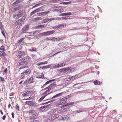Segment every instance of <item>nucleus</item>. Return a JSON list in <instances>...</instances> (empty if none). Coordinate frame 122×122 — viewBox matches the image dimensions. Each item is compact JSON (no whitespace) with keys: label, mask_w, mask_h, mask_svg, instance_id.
Wrapping results in <instances>:
<instances>
[{"label":"nucleus","mask_w":122,"mask_h":122,"mask_svg":"<svg viewBox=\"0 0 122 122\" xmlns=\"http://www.w3.org/2000/svg\"><path fill=\"white\" fill-rule=\"evenodd\" d=\"M51 37H46L45 39L46 40L50 41V40H51Z\"/></svg>","instance_id":"obj_49"},{"label":"nucleus","mask_w":122,"mask_h":122,"mask_svg":"<svg viewBox=\"0 0 122 122\" xmlns=\"http://www.w3.org/2000/svg\"><path fill=\"white\" fill-rule=\"evenodd\" d=\"M25 55V53L23 51H18L17 53L16 56L17 57L20 58L22 57Z\"/></svg>","instance_id":"obj_4"},{"label":"nucleus","mask_w":122,"mask_h":122,"mask_svg":"<svg viewBox=\"0 0 122 122\" xmlns=\"http://www.w3.org/2000/svg\"><path fill=\"white\" fill-rule=\"evenodd\" d=\"M4 78L1 77H0V81H4Z\"/></svg>","instance_id":"obj_64"},{"label":"nucleus","mask_w":122,"mask_h":122,"mask_svg":"<svg viewBox=\"0 0 122 122\" xmlns=\"http://www.w3.org/2000/svg\"><path fill=\"white\" fill-rule=\"evenodd\" d=\"M25 19V16H23L21 19H20L15 22V25L16 26H17L22 24V23L24 21Z\"/></svg>","instance_id":"obj_5"},{"label":"nucleus","mask_w":122,"mask_h":122,"mask_svg":"<svg viewBox=\"0 0 122 122\" xmlns=\"http://www.w3.org/2000/svg\"><path fill=\"white\" fill-rule=\"evenodd\" d=\"M49 19L50 21H51L52 20H57V18H52L51 19Z\"/></svg>","instance_id":"obj_53"},{"label":"nucleus","mask_w":122,"mask_h":122,"mask_svg":"<svg viewBox=\"0 0 122 122\" xmlns=\"http://www.w3.org/2000/svg\"><path fill=\"white\" fill-rule=\"evenodd\" d=\"M65 107H63L60 110H59L57 111V112L59 113H62L65 112L67 110V108Z\"/></svg>","instance_id":"obj_12"},{"label":"nucleus","mask_w":122,"mask_h":122,"mask_svg":"<svg viewBox=\"0 0 122 122\" xmlns=\"http://www.w3.org/2000/svg\"><path fill=\"white\" fill-rule=\"evenodd\" d=\"M72 12H70L65 13V16L66 15H71Z\"/></svg>","instance_id":"obj_42"},{"label":"nucleus","mask_w":122,"mask_h":122,"mask_svg":"<svg viewBox=\"0 0 122 122\" xmlns=\"http://www.w3.org/2000/svg\"><path fill=\"white\" fill-rule=\"evenodd\" d=\"M56 37H51V41H56Z\"/></svg>","instance_id":"obj_50"},{"label":"nucleus","mask_w":122,"mask_h":122,"mask_svg":"<svg viewBox=\"0 0 122 122\" xmlns=\"http://www.w3.org/2000/svg\"><path fill=\"white\" fill-rule=\"evenodd\" d=\"M63 99L60 101V102H59L60 105L63 104L66 102L67 100H65L64 98H63Z\"/></svg>","instance_id":"obj_17"},{"label":"nucleus","mask_w":122,"mask_h":122,"mask_svg":"<svg viewBox=\"0 0 122 122\" xmlns=\"http://www.w3.org/2000/svg\"><path fill=\"white\" fill-rule=\"evenodd\" d=\"M64 10L62 8H60L56 9L54 10V11L58 13H61Z\"/></svg>","instance_id":"obj_14"},{"label":"nucleus","mask_w":122,"mask_h":122,"mask_svg":"<svg viewBox=\"0 0 122 122\" xmlns=\"http://www.w3.org/2000/svg\"><path fill=\"white\" fill-rule=\"evenodd\" d=\"M30 83L27 80L25 81L24 82V84L25 85H27Z\"/></svg>","instance_id":"obj_43"},{"label":"nucleus","mask_w":122,"mask_h":122,"mask_svg":"<svg viewBox=\"0 0 122 122\" xmlns=\"http://www.w3.org/2000/svg\"><path fill=\"white\" fill-rule=\"evenodd\" d=\"M42 9V8L41 7H40L39 8H38L37 9H36V10L37 12L41 10V9Z\"/></svg>","instance_id":"obj_51"},{"label":"nucleus","mask_w":122,"mask_h":122,"mask_svg":"<svg viewBox=\"0 0 122 122\" xmlns=\"http://www.w3.org/2000/svg\"><path fill=\"white\" fill-rule=\"evenodd\" d=\"M42 12L37 13V15L39 16H41L42 15Z\"/></svg>","instance_id":"obj_55"},{"label":"nucleus","mask_w":122,"mask_h":122,"mask_svg":"<svg viewBox=\"0 0 122 122\" xmlns=\"http://www.w3.org/2000/svg\"><path fill=\"white\" fill-rule=\"evenodd\" d=\"M48 36L54 34L55 32V31L54 30H50L48 31H47Z\"/></svg>","instance_id":"obj_25"},{"label":"nucleus","mask_w":122,"mask_h":122,"mask_svg":"<svg viewBox=\"0 0 122 122\" xmlns=\"http://www.w3.org/2000/svg\"><path fill=\"white\" fill-rule=\"evenodd\" d=\"M44 27V25H39L36 26L35 28L36 29H41L43 28Z\"/></svg>","instance_id":"obj_21"},{"label":"nucleus","mask_w":122,"mask_h":122,"mask_svg":"<svg viewBox=\"0 0 122 122\" xmlns=\"http://www.w3.org/2000/svg\"><path fill=\"white\" fill-rule=\"evenodd\" d=\"M37 114H33L30 116V119L32 120V119H36L37 118Z\"/></svg>","instance_id":"obj_19"},{"label":"nucleus","mask_w":122,"mask_h":122,"mask_svg":"<svg viewBox=\"0 0 122 122\" xmlns=\"http://www.w3.org/2000/svg\"><path fill=\"white\" fill-rule=\"evenodd\" d=\"M26 104L30 106L35 107V103L33 101H26L25 102Z\"/></svg>","instance_id":"obj_10"},{"label":"nucleus","mask_w":122,"mask_h":122,"mask_svg":"<svg viewBox=\"0 0 122 122\" xmlns=\"http://www.w3.org/2000/svg\"><path fill=\"white\" fill-rule=\"evenodd\" d=\"M51 90L50 89H48L46 91L44 92L42 94H41V96H43V95H46V94L47 92H49Z\"/></svg>","instance_id":"obj_28"},{"label":"nucleus","mask_w":122,"mask_h":122,"mask_svg":"<svg viewBox=\"0 0 122 122\" xmlns=\"http://www.w3.org/2000/svg\"><path fill=\"white\" fill-rule=\"evenodd\" d=\"M55 80V79H52L51 80H49L47 81L44 84V85L42 86V88H43L45 86H46V85L48 84H50V83H52Z\"/></svg>","instance_id":"obj_11"},{"label":"nucleus","mask_w":122,"mask_h":122,"mask_svg":"<svg viewBox=\"0 0 122 122\" xmlns=\"http://www.w3.org/2000/svg\"><path fill=\"white\" fill-rule=\"evenodd\" d=\"M63 93V92H62L56 94L55 92H54V95L53 97V99H54L55 100L59 99L62 96Z\"/></svg>","instance_id":"obj_7"},{"label":"nucleus","mask_w":122,"mask_h":122,"mask_svg":"<svg viewBox=\"0 0 122 122\" xmlns=\"http://www.w3.org/2000/svg\"><path fill=\"white\" fill-rule=\"evenodd\" d=\"M49 20L50 19L49 18L43 20V23H45L47 22L48 21H50Z\"/></svg>","instance_id":"obj_33"},{"label":"nucleus","mask_w":122,"mask_h":122,"mask_svg":"<svg viewBox=\"0 0 122 122\" xmlns=\"http://www.w3.org/2000/svg\"><path fill=\"white\" fill-rule=\"evenodd\" d=\"M33 77H31L30 78H29V79H27V80L29 82L30 81V83H33Z\"/></svg>","instance_id":"obj_34"},{"label":"nucleus","mask_w":122,"mask_h":122,"mask_svg":"<svg viewBox=\"0 0 122 122\" xmlns=\"http://www.w3.org/2000/svg\"><path fill=\"white\" fill-rule=\"evenodd\" d=\"M33 92L31 91H27L22 94L23 97H29L31 96Z\"/></svg>","instance_id":"obj_9"},{"label":"nucleus","mask_w":122,"mask_h":122,"mask_svg":"<svg viewBox=\"0 0 122 122\" xmlns=\"http://www.w3.org/2000/svg\"><path fill=\"white\" fill-rule=\"evenodd\" d=\"M40 4H37L36 5L32 7V8H34L36 7L39 6Z\"/></svg>","instance_id":"obj_59"},{"label":"nucleus","mask_w":122,"mask_h":122,"mask_svg":"<svg viewBox=\"0 0 122 122\" xmlns=\"http://www.w3.org/2000/svg\"><path fill=\"white\" fill-rule=\"evenodd\" d=\"M42 97L39 99V101L40 102L42 100L44 99L46 97V95L42 96Z\"/></svg>","instance_id":"obj_35"},{"label":"nucleus","mask_w":122,"mask_h":122,"mask_svg":"<svg viewBox=\"0 0 122 122\" xmlns=\"http://www.w3.org/2000/svg\"><path fill=\"white\" fill-rule=\"evenodd\" d=\"M24 13L22 10H21L18 11V12L14 15L13 17L14 18H19L20 16H22L24 15Z\"/></svg>","instance_id":"obj_2"},{"label":"nucleus","mask_w":122,"mask_h":122,"mask_svg":"<svg viewBox=\"0 0 122 122\" xmlns=\"http://www.w3.org/2000/svg\"><path fill=\"white\" fill-rule=\"evenodd\" d=\"M39 35L41 36H48L47 31L41 33L39 34Z\"/></svg>","instance_id":"obj_23"},{"label":"nucleus","mask_w":122,"mask_h":122,"mask_svg":"<svg viewBox=\"0 0 122 122\" xmlns=\"http://www.w3.org/2000/svg\"><path fill=\"white\" fill-rule=\"evenodd\" d=\"M50 11H48L45 12H42V15H45L47 14H48L50 13Z\"/></svg>","instance_id":"obj_30"},{"label":"nucleus","mask_w":122,"mask_h":122,"mask_svg":"<svg viewBox=\"0 0 122 122\" xmlns=\"http://www.w3.org/2000/svg\"><path fill=\"white\" fill-rule=\"evenodd\" d=\"M6 54L3 51H0V56H5Z\"/></svg>","instance_id":"obj_27"},{"label":"nucleus","mask_w":122,"mask_h":122,"mask_svg":"<svg viewBox=\"0 0 122 122\" xmlns=\"http://www.w3.org/2000/svg\"><path fill=\"white\" fill-rule=\"evenodd\" d=\"M44 62H41L37 64V65L38 66H39L41 65L45 64Z\"/></svg>","instance_id":"obj_47"},{"label":"nucleus","mask_w":122,"mask_h":122,"mask_svg":"<svg viewBox=\"0 0 122 122\" xmlns=\"http://www.w3.org/2000/svg\"><path fill=\"white\" fill-rule=\"evenodd\" d=\"M76 103V102H69L65 104L66 106H69L71 105H73L75 104V103Z\"/></svg>","instance_id":"obj_31"},{"label":"nucleus","mask_w":122,"mask_h":122,"mask_svg":"<svg viewBox=\"0 0 122 122\" xmlns=\"http://www.w3.org/2000/svg\"><path fill=\"white\" fill-rule=\"evenodd\" d=\"M71 95L70 94L68 96H65L64 98L65 100H66V99H68L71 96Z\"/></svg>","instance_id":"obj_41"},{"label":"nucleus","mask_w":122,"mask_h":122,"mask_svg":"<svg viewBox=\"0 0 122 122\" xmlns=\"http://www.w3.org/2000/svg\"><path fill=\"white\" fill-rule=\"evenodd\" d=\"M4 46H2L0 47V49L2 50V51H3L4 50Z\"/></svg>","instance_id":"obj_52"},{"label":"nucleus","mask_w":122,"mask_h":122,"mask_svg":"<svg viewBox=\"0 0 122 122\" xmlns=\"http://www.w3.org/2000/svg\"><path fill=\"white\" fill-rule=\"evenodd\" d=\"M7 71V69H5L3 71V73H4V74H5L6 73Z\"/></svg>","instance_id":"obj_61"},{"label":"nucleus","mask_w":122,"mask_h":122,"mask_svg":"<svg viewBox=\"0 0 122 122\" xmlns=\"http://www.w3.org/2000/svg\"><path fill=\"white\" fill-rule=\"evenodd\" d=\"M56 82H54L50 84L49 86V87L51 90H52L53 89L52 87H55L56 86Z\"/></svg>","instance_id":"obj_15"},{"label":"nucleus","mask_w":122,"mask_h":122,"mask_svg":"<svg viewBox=\"0 0 122 122\" xmlns=\"http://www.w3.org/2000/svg\"><path fill=\"white\" fill-rule=\"evenodd\" d=\"M31 72V71L30 69H27L24 71V72H23V73L24 74L26 75H27L30 74Z\"/></svg>","instance_id":"obj_16"},{"label":"nucleus","mask_w":122,"mask_h":122,"mask_svg":"<svg viewBox=\"0 0 122 122\" xmlns=\"http://www.w3.org/2000/svg\"><path fill=\"white\" fill-rule=\"evenodd\" d=\"M1 33L5 37V34L4 32V31L3 30H2L1 31Z\"/></svg>","instance_id":"obj_57"},{"label":"nucleus","mask_w":122,"mask_h":122,"mask_svg":"<svg viewBox=\"0 0 122 122\" xmlns=\"http://www.w3.org/2000/svg\"><path fill=\"white\" fill-rule=\"evenodd\" d=\"M94 84L96 85L100 84V82L99 81H98L97 80L94 81Z\"/></svg>","instance_id":"obj_40"},{"label":"nucleus","mask_w":122,"mask_h":122,"mask_svg":"<svg viewBox=\"0 0 122 122\" xmlns=\"http://www.w3.org/2000/svg\"><path fill=\"white\" fill-rule=\"evenodd\" d=\"M53 112V111L52 110H51L49 111L47 113V114L48 115H51Z\"/></svg>","instance_id":"obj_36"},{"label":"nucleus","mask_w":122,"mask_h":122,"mask_svg":"<svg viewBox=\"0 0 122 122\" xmlns=\"http://www.w3.org/2000/svg\"><path fill=\"white\" fill-rule=\"evenodd\" d=\"M29 29V26L28 25H25L22 28V31L23 33H25Z\"/></svg>","instance_id":"obj_8"},{"label":"nucleus","mask_w":122,"mask_h":122,"mask_svg":"<svg viewBox=\"0 0 122 122\" xmlns=\"http://www.w3.org/2000/svg\"><path fill=\"white\" fill-rule=\"evenodd\" d=\"M34 19V20L36 21H37L41 20V17H39L35 18Z\"/></svg>","instance_id":"obj_39"},{"label":"nucleus","mask_w":122,"mask_h":122,"mask_svg":"<svg viewBox=\"0 0 122 122\" xmlns=\"http://www.w3.org/2000/svg\"><path fill=\"white\" fill-rule=\"evenodd\" d=\"M47 106H44L41 107L40 108V109L41 111H43L45 110L47 108Z\"/></svg>","instance_id":"obj_24"},{"label":"nucleus","mask_w":122,"mask_h":122,"mask_svg":"<svg viewBox=\"0 0 122 122\" xmlns=\"http://www.w3.org/2000/svg\"><path fill=\"white\" fill-rule=\"evenodd\" d=\"M55 101V99H53V100H50V101H48V102H46V103H48V102H53V101Z\"/></svg>","instance_id":"obj_62"},{"label":"nucleus","mask_w":122,"mask_h":122,"mask_svg":"<svg viewBox=\"0 0 122 122\" xmlns=\"http://www.w3.org/2000/svg\"><path fill=\"white\" fill-rule=\"evenodd\" d=\"M24 13L22 10H21L18 11V12L14 15L13 17L14 18H19L20 16H22L24 15Z\"/></svg>","instance_id":"obj_3"},{"label":"nucleus","mask_w":122,"mask_h":122,"mask_svg":"<svg viewBox=\"0 0 122 122\" xmlns=\"http://www.w3.org/2000/svg\"><path fill=\"white\" fill-rule=\"evenodd\" d=\"M30 114H31L32 115L33 114H35V111L34 110H31L30 111Z\"/></svg>","instance_id":"obj_44"},{"label":"nucleus","mask_w":122,"mask_h":122,"mask_svg":"<svg viewBox=\"0 0 122 122\" xmlns=\"http://www.w3.org/2000/svg\"><path fill=\"white\" fill-rule=\"evenodd\" d=\"M53 93L54 92H51L46 94V99L48 100L51 99H53V97L54 95Z\"/></svg>","instance_id":"obj_6"},{"label":"nucleus","mask_w":122,"mask_h":122,"mask_svg":"<svg viewBox=\"0 0 122 122\" xmlns=\"http://www.w3.org/2000/svg\"><path fill=\"white\" fill-rule=\"evenodd\" d=\"M51 65H48L47 66H40L41 69H47V68H49L50 67Z\"/></svg>","instance_id":"obj_29"},{"label":"nucleus","mask_w":122,"mask_h":122,"mask_svg":"<svg viewBox=\"0 0 122 122\" xmlns=\"http://www.w3.org/2000/svg\"><path fill=\"white\" fill-rule=\"evenodd\" d=\"M19 107L17 104L16 106V109L17 110H19L20 109Z\"/></svg>","instance_id":"obj_48"},{"label":"nucleus","mask_w":122,"mask_h":122,"mask_svg":"<svg viewBox=\"0 0 122 122\" xmlns=\"http://www.w3.org/2000/svg\"><path fill=\"white\" fill-rule=\"evenodd\" d=\"M24 40V38H22L20 40H19L18 41V42H20Z\"/></svg>","instance_id":"obj_56"},{"label":"nucleus","mask_w":122,"mask_h":122,"mask_svg":"<svg viewBox=\"0 0 122 122\" xmlns=\"http://www.w3.org/2000/svg\"><path fill=\"white\" fill-rule=\"evenodd\" d=\"M54 116V115H53L49 117V118L47 119L49 120L51 122L53 121L55 119V117Z\"/></svg>","instance_id":"obj_18"},{"label":"nucleus","mask_w":122,"mask_h":122,"mask_svg":"<svg viewBox=\"0 0 122 122\" xmlns=\"http://www.w3.org/2000/svg\"><path fill=\"white\" fill-rule=\"evenodd\" d=\"M62 25V24H61L59 25L58 26H53L52 28L54 29H57L58 28H60L61 27Z\"/></svg>","instance_id":"obj_22"},{"label":"nucleus","mask_w":122,"mask_h":122,"mask_svg":"<svg viewBox=\"0 0 122 122\" xmlns=\"http://www.w3.org/2000/svg\"><path fill=\"white\" fill-rule=\"evenodd\" d=\"M53 115L55 116H54L55 117V119L56 117H58L59 116V115L57 114H53Z\"/></svg>","instance_id":"obj_58"},{"label":"nucleus","mask_w":122,"mask_h":122,"mask_svg":"<svg viewBox=\"0 0 122 122\" xmlns=\"http://www.w3.org/2000/svg\"><path fill=\"white\" fill-rule=\"evenodd\" d=\"M31 96H30L29 97L27 98H24L23 100H30L31 99L32 100V99L33 98V97H31Z\"/></svg>","instance_id":"obj_38"},{"label":"nucleus","mask_w":122,"mask_h":122,"mask_svg":"<svg viewBox=\"0 0 122 122\" xmlns=\"http://www.w3.org/2000/svg\"><path fill=\"white\" fill-rule=\"evenodd\" d=\"M43 76V74L42 73H38L36 75V77L38 78H42Z\"/></svg>","instance_id":"obj_20"},{"label":"nucleus","mask_w":122,"mask_h":122,"mask_svg":"<svg viewBox=\"0 0 122 122\" xmlns=\"http://www.w3.org/2000/svg\"><path fill=\"white\" fill-rule=\"evenodd\" d=\"M83 111L82 110H79L76 111V113H80V112H82Z\"/></svg>","instance_id":"obj_60"},{"label":"nucleus","mask_w":122,"mask_h":122,"mask_svg":"<svg viewBox=\"0 0 122 122\" xmlns=\"http://www.w3.org/2000/svg\"><path fill=\"white\" fill-rule=\"evenodd\" d=\"M70 18V17L68 16L66 17H63L61 18V20H66V19H69Z\"/></svg>","instance_id":"obj_32"},{"label":"nucleus","mask_w":122,"mask_h":122,"mask_svg":"<svg viewBox=\"0 0 122 122\" xmlns=\"http://www.w3.org/2000/svg\"><path fill=\"white\" fill-rule=\"evenodd\" d=\"M30 58L29 56H27L21 59V60L22 61L20 62L18 65L19 66H21L19 69H23L24 68H27V66L26 65L28 63V61Z\"/></svg>","instance_id":"obj_1"},{"label":"nucleus","mask_w":122,"mask_h":122,"mask_svg":"<svg viewBox=\"0 0 122 122\" xmlns=\"http://www.w3.org/2000/svg\"><path fill=\"white\" fill-rule=\"evenodd\" d=\"M68 70L69 69H58V71L59 72H65L66 71Z\"/></svg>","instance_id":"obj_26"},{"label":"nucleus","mask_w":122,"mask_h":122,"mask_svg":"<svg viewBox=\"0 0 122 122\" xmlns=\"http://www.w3.org/2000/svg\"><path fill=\"white\" fill-rule=\"evenodd\" d=\"M25 75L24 74H23V73H21V79H23L25 76Z\"/></svg>","instance_id":"obj_46"},{"label":"nucleus","mask_w":122,"mask_h":122,"mask_svg":"<svg viewBox=\"0 0 122 122\" xmlns=\"http://www.w3.org/2000/svg\"><path fill=\"white\" fill-rule=\"evenodd\" d=\"M65 65V63H62L60 64H59L57 65L54 66L53 68H59L61 66H64Z\"/></svg>","instance_id":"obj_13"},{"label":"nucleus","mask_w":122,"mask_h":122,"mask_svg":"<svg viewBox=\"0 0 122 122\" xmlns=\"http://www.w3.org/2000/svg\"><path fill=\"white\" fill-rule=\"evenodd\" d=\"M21 1V0H16V1L14 3H13L12 5H14L15 4L20 2Z\"/></svg>","instance_id":"obj_37"},{"label":"nucleus","mask_w":122,"mask_h":122,"mask_svg":"<svg viewBox=\"0 0 122 122\" xmlns=\"http://www.w3.org/2000/svg\"><path fill=\"white\" fill-rule=\"evenodd\" d=\"M56 38V41H59L60 40V38L59 37Z\"/></svg>","instance_id":"obj_63"},{"label":"nucleus","mask_w":122,"mask_h":122,"mask_svg":"<svg viewBox=\"0 0 122 122\" xmlns=\"http://www.w3.org/2000/svg\"><path fill=\"white\" fill-rule=\"evenodd\" d=\"M71 3V1H69L68 2H64V3H65L66 4L68 5L70 4Z\"/></svg>","instance_id":"obj_54"},{"label":"nucleus","mask_w":122,"mask_h":122,"mask_svg":"<svg viewBox=\"0 0 122 122\" xmlns=\"http://www.w3.org/2000/svg\"><path fill=\"white\" fill-rule=\"evenodd\" d=\"M37 12L36 11V10H35L33 11H32L31 13H30V15L31 16L34 14H35V13H36Z\"/></svg>","instance_id":"obj_45"}]
</instances>
